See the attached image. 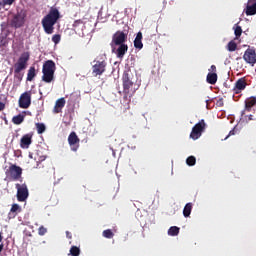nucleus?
Returning a JSON list of instances; mask_svg holds the SVG:
<instances>
[{"instance_id":"6e6552de","label":"nucleus","mask_w":256,"mask_h":256,"mask_svg":"<svg viewBox=\"0 0 256 256\" xmlns=\"http://www.w3.org/2000/svg\"><path fill=\"white\" fill-rule=\"evenodd\" d=\"M18 104H19V107H21L22 109H28V107H31V104H32L31 92L22 93L21 97H19Z\"/></svg>"},{"instance_id":"5701e85b","label":"nucleus","mask_w":256,"mask_h":256,"mask_svg":"<svg viewBox=\"0 0 256 256\" xmlns=\"http://www.w3.org/2000/svg\"><path fill=\"white\" fill-rule=\"evenodd\" d=\"M218 81V74L217 72H209L207 75V82L210 85H215Z\"/></svg>"},{"instance_id":"0eeeda50","label":"nucleus","mask_w":256,"mask_h":256,"mask_svg":"<svg viewBox=\"0 0 256 256\" xmlns=\"http://www.w3.org/2000/svg\"><path fill=\"white\" fill-rule=\"evenodd\" d=\"M128 36L126 33H116L114 36H112V41H111V48L112 51H115V47L118 45H127Z\"/></svg>"},{"instance_id":"aec40b11","label":"nucleus","mask_w":256,"mask_h":256,"mask_svg":"<svg viewBox=\"0 0 256 256\" xmlns=\"http://www.w3.org/2000/svg\"><path fill=\"white\" fill-rule=\"evenodd\" d=\"M21 211H22V208L20 207L19 204H12V207L9 212V219H14L16 215L21 213Z\"/></svg>"},{"instance_id":"ea45409f","label":"nucleus","mask_w":256,"mask_h":256,"mask_svg":"<svg viewBox=\"0 0 256 256\" xmlns=\"http://www.w3.org/2000/svg\"><path fill=\"white\" fill-rule=\"evenodd\" d=\"M209 72H211V73H217V66L211 65V66H210V69H209Z\"/></svg>"},{"instance_id":"2eb2a0df","label":"nucleus","mask_w":256,"mask_h":256,"mask_svg":"<svg viewBox=\"0 0 256 256\" xmlns=\"http://www.w3.org/2000/svg\"><path fill=\"white\" fill-rule=\"evenodd\" d=\"M32 138H33V134L29 133V134H24L22 136L21 142H20V146L22 149H29V146H31L32 144Z\"/></svg>"},{"instance_id":"473e14b6","label":"nucleus","mask_w":256,"mask_h":256,"mask_svg":"<svg viewBox=\"0 0 256 256\" xmlns=\"http://www.w3.org/2000/svg\"><path fill=\"white\" fill-rule=\"evenodd\" d=\"M233 29H234V33H247V31H249V29L243 31V28L242 26L239 25V23H236Z\"/></svg>"},{"instance_id":"393cba45","label":"nucleus","mask_w":256,"mask_h":256,"mask_svg":"<svg viewBox=\"0 0 256 256\" xmlns=\"http://www.w3.org/2000/svg\"><path fill=\"white\" fill-rule=\"evenodd\" d=\"M193 210V203L189 202L186 203L184 209H183V215L185 218H188L191 214V211Z\"/></svg>"},{"instance_id":"f8f14e48","label":"nucleus","mask_w":256,"mask_h":256,"mask_svg":"<svg viewBox=\"0 0 256 256\" xmlns=\"http://www.w3.org/2000/svg\"><path fill=\"white\" fill-rule=\"evenodd\" d=\"M81 140H79L78 135L76 132H71L70 135H68V144L70 145V148L73 152H77L80 146Z\"/></svg>"},{"instance_id":"58836bf2","label":"nucleus","mask_w":256,"mask_h":256,"mask_svg":"<svg viewBox=\"0 0 256 256\" xmlns=\"http://www.w3.org/2000/svg\"><path fill=\"white\" fill-rule=\"evenodd\" d=\"M3 3V7H5V5H11L12 3H15V0H2Z\"/></svg>"},{"instance_id":"4c0bfd02","label":"nucleus","mask_w":256,"mask_h":256,"mask_svg":"<svg viewBox=\"0 0 256 256\" xmlns=\"http://www.w3.org/2000/svg\"><path fill=\"white\" fill-rule=\"evenodd\" d=\"M234 135H236V128L230 130L229 134L226 136V138L224 140H226V139H228V138H230L231 136H234Z\"/></svg>"},{"instance_id":"c85d7f7f","label":"nucleus","mask_w":256,"mask_h":256,"mask_svg":"<svg viewBox=\"0 0 256 256\" xmlns=\"http://www.w3.org/2000/svg\"><path fill=\"white\" fill-rule=\"evenodd\" d=\"M227 49H228L229 52H234V51H236V49H237V43L234 42V40H230L229 43H228V45H227Z\"/></svg>"},{"instance_id":"a18cd8bd","label":"nucleus","mask_w":256,"mask_h":256,"mask_svg":"<svg viewBox=\"0 0 256 256\" xmlns=\"http://www.w3.org/2000/svg\"><path fill=\"white\" fill-rule=\"evenodd\" d=\"M3 249H4V245L0 244V253L3 252Z\"/></svg>"},{"instance_id":"7ed1b4c3","label":"nucleus","mask_w":256,"mask_h":256,"mask_svg":"<svg viewBox=\"0 0 256 256\" xmlns=\"http://www.w3.org/2000/svg\"><path fill=\"white\" fill-rule=\"evenodd\" d=\"M56 72V63L52 60H48L43 63L42 67V81L50 84L54 81V73Z\"/></svg>"},{"instance_id":"e433bc0d","label":"nucleus","mask_w":256,"mask_h":256,"mask_svg":"<svg viewBox=\"0 0 256 256\" xmlns=\"http://www.w3.org/2000/svg\"><path fill=\"white\" fill-rule=\"evenodd\" d=\"M47 233V229L44 226L38 228V235L44 236Z\"/></svg>"},{"instance_id":"bb28decb","label":"nucleus","mask_w":256,"mask_h":256,"mask_svg":"<svg viewBox=\"0 0 256 256\" xmlns=\"http://www.w3.org/2000/svg\"><path fill=\"white\" fill-rule=\"evenodd\" d=\"M9 43L8 34H0V47H6Z\"/></svg>"},{"instance_id":"6ab92c4d","label":"nucleus","mask_w":256,"mask_h":256,"mask_svg":"<svg viewBox=\"0 0 256 256\" xmlns=\"http://www.w3.org/2000/svg\"><path fill=\"white\" fill-rule=\"evenodd\" d=\"M23 23H25V20L21 14H16L12 19V27H15L16 29L23 27Z\"/></svg>"},{"instance_id":"7c9ffc66","label":"nucleus","mask_w":256,"mask_h":256,"mask_svg":"<svg viewBox=\"0 0 256 256\" xmlns=\"http://www.w3.org/2000/svg\"><path fill=\"white\" fill-rule=\"evenodd\" d=\"M103 237H105L106 239H113L114 237V233L111 229H106L103 231L102 233Z\"/></svg>"},{"instance_id":"f704fd0d","label":"nucleus","mask_w":256,"mask_h":256,"mask_svg":"<svg viewBox=\"0 0 256 256\" xmlns=\"http://www.w3.org/2000/svg\"><path fill=\"white\" fill-rule=\"evenodd\" d=\"M134 93H124L123 100L127 102V105L131 102V97L133 96Z\"/></svg>"},{"instance_id":"a878e982","label":"nucleus","mask_w":256,"mask_h":256,"mask_svg":"<svg viewBox=\"0 0 256 256\" xmlns=\"http://www.w3.org/2000/svg\"><path fill=\"white\" fill-rule=\"evenodd\" d=\"M37 76L36 70L34 66H30L28 70V75L26 77V81H33V79Z\"/></svg>"},{"instance_id":"f03ea898","label":"nucleus","mask_w":256,"mask_h":256,"mask_svg":"<svg viewBox=\"0 0 256 256\" xmlns=\"http://www.w3.org/2000/svg\"><path fill=\"white\" fill-rule=\"evenodd\" d=\"M29 58H30V55L28 52L22 53V55L19 56L18 61L14 66L15 79L18 82H21L23 79V74L21 72L27 69Z\"/></svg>"},{"instance_id":"2f4dec72","label":"nucleus","mask_w":256,"mask_h":256,"mask_svg":"<svg viewBox=\"0 0 256 256\" xmlns=\"http://www.w3.org/2000/svg\"><path fill=\"white\" fill-rule=\"evenodd\" d=\"M70 255L71 256L81 255V249H79L77 246H72L71 249H70Z\"/></svg>"},{"instance_id":"9b49d317","label":"nucleus","mask_w":256,"mask_h":256,"mask_svg":"<svg viewBox=\"0 0 256 256\" xmlns=\"http://www.w3.org/2000/svg\"><path fill=\"white\" fill-rule=\"evenodd\" d=\"M107 63L105 61H96L92 66V74L94 77L102 75L106 72Z\"/></svg>"},{"instance_id":"f257e3e1","label":"nucleus","mask_w":256,"mask_h":256,"mask_svg":"<svg viewBox=\"0 0 256 256\" xmlns=\"http://www.w3.org/2000/svg\"><path fill=\"white\" fill-rule=\"evenodd\" d=\"M61 19V13L59 9L52 8L49 13L42 19V25L46 33H53V27L57 21Z\"/></svg>"},{"instance_id":"39448f33","label":"nucleus","mask_w":256,"mask_h":256,"mask_svg":"<svg viewBox=\"0 0 256 256\" xmlns=\"http://www.w3.org/2000/svg\"><path fill=\"white\" fill-rule=\"evenodd\" d=\"M22 168L15 164L10 165L9 169L5 171L6 177L12 181H19L22 178Z\"/></svg>"},{"instance_id":"423d86ee","label":"nucleus","mask_w":256,"mask_h":256,"mask_svg":"<svg viewBox=\"0 0 256 256\" xmlns=\"http://www.w3.org/2000/svg\"><path fill=\"white\" fill-rule=\"evenodd\" d=\"M122 82H123V93L124 94H134L135 88L134 83L131 80V77H129L128 72H124L122 76Z\"/></svg>"},{"instance_id":"c756f323","label":"nucleus","mask_w":256,"mask_h":256,"mask_svg":"<svg viewBox=\"0 0 256 256\" xmlns=\"http://www.w3.org/2000/svg\"><path fill=\"white\" fill-rule=\"evenodd\" d=\"M36 130L38 134L45 133L46 131V126L43 123H36Z\"/></svg>"},{"instance_id":"4be33fe9","label":"nucleus","mask_w":256,"mask_h":256,"mask_svg":"<svg viewBox=\"0 0 256 256\" xmlns=\"http://www.w3.org/2000/svg\"><path fill=\"white\" fill-rule=\"evenodd\" d=\"M143 34L142 33H137L135 40H134V48L135 49H143Z\"/></svg>"},{"instance_id":"c03bdc74","label":"nucleus","mask_w":256,"mask_h":256,"mask_svg":"<svg viewBox=\"0 0 256 256\" xmlns=\"http://www.w3.org/2000/svg\"><path fill=\"white\" fill-rule=\"evenodd\" d=\"M242 36V33H235L236 39H239Z\"/></svg>"},{"instance_id":"f3484780","label":"nucleus","mask_w":256,"mask_h":256,"mask_svg":"<svg viewBox=\"0 0 256 256\" xmlns=\"http://www.w3.org/2000/svg\"><path fill=\"white\" fill-rule=\"evenodd\" d=\"M116 47L117 48H116L115 54L118 59H122L127 54L128 45L122 44V45H117Z\"/></svg>"},{"instance_id":"ddd939ff","label":"nucleus","mask_w":256,"mask_h":256,"mask_svg":"<svg viewBox=\"0 0 256 256\" xmlns=\"http://www.w3.org/2000/svg\"><path fill=\"white\" fill-rule=\"evenodd\" d=\"M247 86H248V83L246 82L245 77L239 78L238 81L235 82V85L233 88L234 94L238 95L242 93V91H244Z\"/></svg>"},{"instance_id":"c9c22d12","label":"nucleus","mask_w":256,"mask_h":256,"mask_svg":"<svg viewBox=\"0 0 256 256\" xmlns=\"http://www.w3.org/2000/svg\"><path fill=\"white\" fill-rule=\"evenodd\" d=\"M61 40V36L59 34H55L53 37H52V41L54 42L55 45H58L59 42Z\"/></svg>"},{"instance_id":"dca6fc26","label":"nucleus","mask_w":256,"mask_h":256,"mask_svg":"<svg viewBox=\"0 0 256 256\" xmlns=\"http://www.w3.org/2000/svg\"><path fill=\"white\" fill-rule=\"evenodd\" d=\"M245 14L247 16L256 15V0H248Z\"/></svg>"},{"instance_id":"a211bd4d","label":"nucleus","mask_w":256,"mask_h":256,"mask_svg":"<svg viewBox=\"0 0 256 256\" xmlns=\"http://www.w3.org/2000/svg\"><path fill=\"white\" fill-rule=\"evenodd\" d=\"M66 105V100L65 98H59L58 100H56L55 102V106L53 108V112L55 114H59L61 112V110H63V108Z\"/></svg>"},{"instance_id":"49530a36","label":"nucleus","mask_w":256,"mask_h":256,"mask_svg":"<svg viewBox=\"0 0 256 256\" xmlns=\"http://www.w3.org/2000/svg\"><path fill=\"white\" fill-rule=\"evenodd\" d=\"M3 241V237L2 235L0 234V243Z\"/></svg>"},{"instance_id":"4468645a","label":"nucleus","mask_w":256,"mask_h":256,"mask_svg":"<svg viewBox=\"0 0 256 256\" xmlns=\"http://www.w3.org/2000/svg\"><path fill=\"white\" fill-rule=\"evenodd\" d=\"M252 107H256V96H252L245 100V110L241 112V116H244L245 112H251Z\"/></svg>"},{"instance_id":"37998d69","label":"nucleus","mask_w":256,"mask_h":256,"mask_svg":"<svg viewBox=\"0 0 256 256\" xmlns=\"http://www.w3.org/2000/svg\"><path fill=\"white\" fill-rule=\"evenodd\" d=\"M66 237L68 239H72V234L69 231H66Z\"/></svg>"},{"instance_id":"cd10ccee","label":"nucleus","mask_w":256,"mask_h":256,"mask_svg":"<svg viewBox=\"0 0 256 256\" xmlns=\"http://www.w3.org/2000/svg\"><path fill=\"white\" fill-rule=\"evenodd\" d=\"M167 234H168V236L176 237V236H178V234H180V228L173 226L168 229Z\"/></svg>"},{"instance_id":"a19ab883","label":"nucleus","mask_w":256,"mask_h":256,"mask_svg":"<svg viewBox=\"0 0 256 256\" xmlns=\"http://www.w3.org/2000/svg\"><path fill=\"white\" fill-rule=\"evenodd\" d=\"M246 117H247V119H246V122H247V123H249L250 121H256V118H254L252 114H251V115H248V116H246Z\"/></svg>"},{"instance_id":"412c9836","label":"nucleus","mask_w":256,"mask_h":256,"mask_svg":"<svg viewBox=\"0 0 256 256\" xmlns=\"http://www.w3.org/2000/svg\"><path fill=\"white\" fill-rule=\"evenodd\" d=\"M83 29H85V24L83 23V21L76 20L73 24L72 31H74V33H81L83 32Z\"/></svg>"},{"instance_id":"b1692460","label":"nucleus","mask_w":256,"mask_h":256,"mask_svg":"<svg viewBox=\"0 0 256 256\" xmlns=\"http://www.w3.org/2000/svg\"><path fill=\"white\" fill-rule=\"evenodd\" d=\"M25 121V115L18 114L16 116H13L12 123L15 125H21Z\"/></svg>"},{"instance_id":"9d476101","label":"nucleus","mask_w":256,"mask_h":256,"mask_svg":"<svg viewBox=\"0 0 256 256\" xmlns=\"http://www.w3.org/2000/svg\"><path fill=\"white\" fill-rule=\"evenodd\" d=\"M243 59L247 64L255 65L256 64V49L254 47H248L245 51Z\"/></svg>"},{"instance_id":"20e7f679","label":"nucleus","mask_w":256,"mask_h":256,"mask_svg":"<svg viewBox=\"0 0 256 256\" xmlns=\"http://www.w3.org/2000/svg\"><path fill=\"white\" fill-rule=\"evenodd\" d=\"M206 127L207 124L205 122V119H201L200 122H198L197 124H195L194 127H192L190 138L194 141L201 138L202 133H204L206 130Z\"/></svg>"},{"instance_id":"72a5a7b5","label":"nucleus","mask_w":256,"mask_h":256,"mask_svg":"<svg viewBox=\"0 0 256 256\" xmlns=\"http://www.w3.org/2000/svg\"><path fill=\"white\" fill-rule=\"evenodd\" d=\"M186 164H188L190 167H193L196 164L195 156H189L188 159H186Z\"/></svg>"},{"instance_id":"79ce46f5","label":"nucleus","mask_w":256,"mask_h":256,"mask_svg":"<svg viewBox=\"0 0 256 256\" xmlns=\"http://www.w3.org/2000/svg\"><path fill=\"white\" fill-rule=\"evenodd\" d=\"M5 109V103L0 102V112H3Z\"/></svg>"},{"instance_id":"1a4fd4ad","label":"nucleus","mask_w":256,"mask_h":256,"mask_svg":"<svg viewBox=\"0 0 256 256\" xmlns=\"http://www.w3.org/2000/svg\"><path fill=\"white\" fill-rule=\"evenodd\" d=\"M17 200L19 202H25L29 196L28 188L26 184H16Z\"/></svg>"},{"instance_id":"de8ad7c7","label":"nucleus","mask_w":256,"mask_h":256,"mask_svg":"<svg viewBox=\"0 0 256 256\" xmlns=\"http://www.w3.org/2000/svg\"><path fill=\"white\" fill-rule=\"evenodd\" d=\"M116 33H121V31H117Z\"/></svg>"}]
</instances>
